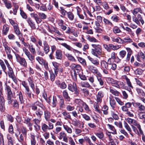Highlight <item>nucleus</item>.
Here are the masks:
<instances>
[{"mask_svg":"<svg viewBox=\"0 0 145 145\" xmlns=\"http://www.w3.org/2000/svg\"><path fill=\"white\" fill-rule=\"evenodd\" d=\"M37 106L40 107L42 109L44 110L45 108V106L43 104L39 101H37L32 103L30 107L32 110L35 111V114L38 118H41L43 114V112L39 108H38Z\"/></svg>","mask_w":145,"mask_h":145,"instance_id":"nucleus-1","label":"nucleus"},{"mask_svg":"<svg viewBox=\"0 0 145 145\" xmlns=\"http://www.w3.org/2000/svg\"><path fill=\"white\" fill-rule=\"evenodd\" d=\"M5 90L7 92V103L8 105H11L15 100L16 99H13L14 95H13L12 92L10 87L7 85H6V87L5 88Z\"/></svg>","mask_w":145,"mask_h":145,"instance_id":"nucleus-2","label":"nucleus"},{"mask_svg":"<svg viewBox=\"0 0 145 145\" xmlns=\"http://www.w3.org/2000/svg\"><path fill=\"white\" fill-rule=\"evenodd\" d=\"M5 90L7 92V103L8 105H11L15 100L16 99H13L14 95H13L12 92L10 87L7 85H6V87L5 88Z\"/></svg>","mask_w":145,"mask_h":145,"instance_id":"nucleus-3","label":"nucleus"},{"mask_svg":"<svg viewBox=\"0 0 145 145\" xmlns=\"http://www.w3.org/2000/svg\"><path fill=\"white\" fill-rule=\"evenodd\" d=\"M31 17L34 18L36 23L39 24L42 21V20H44L46 18L47 16L44 13L42 12H39L38 14L35 12L30 14Z\"/></svg>","mask_w":145,"mask_h":145,"instance_id":"nucleus-4","label":"nucleus"},{"mask_svg":"<svg viewBox=\"0 0 145 145\" xmlns=\"http://www.w3.org/2000/svg\"><path fill=\"white\" fill-rule=\"evenodd\" d=\"M91 45L92 47L91 51L92 54L98 57L102 54V48L100 45L92 44Z\"/></svg>","mask_w":145,"mask_h":145,"instance_id":"nucleus-5","label":"nucleus"},{"mask_svg":"<svg viewBox=\"0 0 145 145\" xmlns=\"http://www.w3.org/2000/svg\"><path fill=\"white\" fill-rule=\"evenodd\" d=\"M108 81L110 83L112 84L113 86L115 87L118 88L120 89V86H124L125 85V84L123 82L115 80L111 78H108Z\"/></svg>","mask_w":145,"mask_h":145,"instance_id":"nucleus-6","label":"nucleus"},{"mask_svg":"<svg viewBox=\"0 0 145 145\" xmlns=\"http://www.w3.org/2000/svg\"><path fill=\"white\" fill-rule=\"evenodd\" d=\"M101 69L103 73L105 74H109V62H106L105 60H103L101 62Z\"/></svg>","mask_w":145,"mask_h":145,"instance_id":"nucleus-7","label":"nucleus"},{"mask_svg":"<svg viewBox=\"0 0 145 145\" xmlns=\"http://www.w3.org/2000/svg\"><path fill=\"white\" fill-rule=\"evenodd\" d=\"M22 84L25 89V95L27 97L31 99H32V92L30 90L28 85L25 81H23L22 82Z\"/></svg>","mask_w":145,"mask_h":145,"instance_id":"nucleus-8","label":"nucleus"},{"mask_svg":"<svg viewBox=\"0 0 145 145\" xmlns=\"http://www.w3.org/2000/svg\"><path fill=\"white\" fill-rule=\"evenodd\" d=\"M17 61L19 63L20 65L25 67H26L27 66V62L25 58L22 57L18 54H15Z\"/></svg>","mask_w":145,"mask_h":145,"instance_id":"nucleus-9","label":"nucleus"},{"mask_svg":"<svg viewBox=\"0 0 145 145\" xmlns=\"http://www.w3.org/2000/svg\"><path fill=\"white\" fill-rule=\"evenodd\" d=\"M52 64L54 68V73L57 76L58 72L62 73L63 72V69L61 67H60V64L55 61L52 62Z\"/></svg>","mask_w":145,"mask_h":145,"instance_id":"nucleus-10","label":"nucleus"},{"mask_svg":"<svg viewBox=\"0 0 145 145\" xmlns=\"http://www.w3.org/2000/svg\"><path fill=\"white\" fill-rule=\"evenodd\" d=\"M24 51L29 60L31 61L32 63H33L35 61V55H33L26 48L24 50Z\"/></svg>","mask_w":145,"mask_h":145,"instance_id":"nucleus-11","label":"nucleus"},{"mask_svg":"<svg viewBox=\"0 0 145 145\" xmlns=\"http://www.w3.org/2000/svg\"><path fill=\"white\" fill-rule=\"evenodd\" d=\"M103 46L104 48L109 52L111 51L112 50H114L118 49L117 48V46H114L112 44H109L108 45L106 44H104Z\"/></svg>","mask_w":145,"mask_h":145,"instance_id":"nucleus-12","label":"nucleus"},{"mask_svg":"<svg viewBox=\"0 0 145 145\" xmlns=\"http://www.w3.org/2000/svg\"><path fill=\"white\" fill-rule=\"evenodd\" d=\"M55 58L58 60H61L63 58L62 51L59 49H56L55 55Z\"/></svg>","mask_w":145,"mask_h":145,"instance_id":"nucleus-13","label":"nucleus"},{"mask_svg":"<svg viewBox=\"0 0 145 145\" xmlns=\"http://www.w3.org/2000/svg\"><path fill=\"white\" fill-rule=\"evenodd\" d=\"M26 21L32 29L34 30L36 29L35 23L32 18L30 17H28L26 20Z\"/></svg>","mask_w":145,"mask_h":145,"instance_id":"nucleus-14","label":"nucleus"},{"mask_svg":"<svg viewBox=\"0 0 145 145\" xmlns=\"http://www.w3.org/2000/svg\"><path fill=\"white\" fill-rule=\"evenodd\" d=\"M75 101L76 103H78L79 104V103L82 104V105L84 106V108L86 111L89 112L91 111V110L89 109L88 106L85 102H84L80 99H76Z\"/></svg>","mask_w":145,"mask_h":145,"instance_id":"nucleus-15","label":"nucleus"},{"mask_svg":"<svg viewBox=\"0 0 145 145\" xmlns=\"http://www.w3.org/2000/svg\"><path fill=\"white\" fill-rule=\"evenodd\" d=\"M104 95V93L102 91H99L96 95L97 102V103H101L102 99Z\"/></svg>","mask_w":145,"mask_h":145,"instance_id":"nucleus-16","label":"nucleus"},{"mask_svg":"<svg viewBox=\"0 0 145 145\" xmlns=\"http://www.w3.org/2000/svg\"><path fill=\"white\" fill-rule=\"evenodd\" d=\"M5 100L3 97H0V111L3 112L5 110Z\"/></svg>","mask_w":145,"mask_h":145,"instance_id":"nucleus-17","label":"nucleus"},{"mask_svg":"<svg viewBox=\"0 0 145 145\" xmlns=\"http://www.w3.org/2000/svg\"><path fill=\"white\" fill-rule=\"evenodd\" d=\"M10 28L9 26L7 24H5L3 27L2 34L4 36L7 35Z\"/></svg>","mask_w":145,"mask_h":145,"instance_id":"nucleus-18","label":"nucleus"},{"mask_svg":"<svg viewBox=\"0 0 145 145\" xmlns=\"http://www.w3.org/2000/svg\"><path fill=\"white\" fill-rule=\"evenodd\" d=\"M134 106L135 107H138V110L140 111H144L145 110V106L141 103L138 102L132 103Z\"/></svg>","mask_w":145,"mask_h":145,"instance_id":"nucleus-19","label":"nucleus"},{"mask_svg":"<svg viewBox=\"0 0 145 145\" xmlns=\"http://www.w3.org/2000/svg\"><path fill=\"white\" fill-rule=\"evenodd\" d=\"M56 83L61 89H64L67 87V85L64 81L61 82L59 80H58L56 81Z\"/></svg>","mask_w":145,"mask_h":145,"instance_id":"nucleus-20","label":"nucleus"},{"mask_svg":"<svg viewBox=\"0 0 145 145\" xmlns=\"http://www.w3.org/2000/svg\"><path fill=\"white\" fill-rule=\"evenodd\" d=\"M108 61L109 62V71H115L117 68V65L116 63L112 62L110 61V59H108Z\"/></svg>","mask_w":145,"mask_h":145,"instance_id":"nucleus-21","label":"nucleus"},{"mask_svg":"<svg viewBox=\"0 0 145 145\" xmlns=\"http://www.w3.org/2000/svg\"><path fill=\"white\" fill-rule=\"evenodd\" d=\"M28 81L31 88L33 91H34L35 89V82L33 80V77H29L28 78Z\"/></svg>","mask_w":145,"mask_h":145,"instance_id":"nucleus-22","label":"nucleus"},{"mask_svg":"<svg viewBox=\"0 0 145 145\" xmlns=\"http://www.w3.org/2000/svg\"><path fill=\"white\" fill-rule=\"evenodd\" d=\"M62 94L63 97L66 101L69 102L70 101L71 98L67 90H63L62 92Z\"/></svg>","mask_w":145,"mask_h":145,"instance_id":"nucleus-23","label":"nucleus"},{"mask_svg":"<svg viewBox=\"0 0 145 145\" xmlns=\"http://www.w3.org/2000/svg\"><path fill=\"white\" fill-rule=\"evenodd\" d=\"M76 88L77 86L76 83L73 82L72 83L69 84L68 85V89L70 91L73 92V91Z\"/></svg>","mask_w":145,"mask_h":145,"instance_id":"nucleus-24","label":"nucleus"},{"mask_svg":"<svg viewBox=\"0 0 145 145\" xmlns=\"http://www.w3.org/2000/svg\"><path fill=\"white\" fill-rule=\"evenodd\" d=\"M132 103L127 102L124 105L122 106L121 107L122 110L123 112H126V111L129 110V109L131 108L132 106Z\"/></svg>","mask_w":145,"mask_h":145,"instance_id":"nucleus-25","label":"nucleus"},{"mask_svg":"<svg viewBox=\"0 0 145 145\" xmlns=\"http://www.w3.org/2000/svg\"><path fill=\"white\" fill-rule=\"evenodd\" d=\"M20 132L19 131L18 134L17 133H15V136L18 141L20 142H22L24 140V136L22 133L20 134Z\"/></svg>","mask_w":145,"mask_h":145,"instance_id":"nucleus-26","label":"nucleus"},{"mask_svg":"<svg viewBox=\"0 0 145 145\" xmlns=\"http://www.w3.org/2000/svg\"><path fill=\"white\" fill-rule=\"evenodd\" d=\"M136 90L138 96L140 97H144L145 96V93L142 89L139 88H137Z\"/></svg>","mask_w":145,"mask_h":145,"instance_id":"nucleus-27","label":"nucleus"},{"mask_svg":"<svg viewBox=\"0 0 145 145\" xmlns=\"http://www.w3.org/2000/svg\"><path fill=\"white\" fill-rule=\"evenodd\" d=\"M88 57L89 60L95 65L98 66L99 65V61L98 59H94L89 56H88Z\"/></svg>","mask_w":145,"mask_h":145,"instance_id":"nucleus-28","label":"nucleus"},{"mask_svg":"<svg viewBox=\"0 0 145 145\" xmlns=\"http://www.w3.org/2000/svg\"><path fill=\"white\" fill-rule=\"evenodd\" d=\"M14 30L15 34L18 36L22 34L20 31L19 27L18 25L14 26Z\"/></svg>","mask_w":145,"mask_h":145,"instance_id":"nucleus-29","label":"nucleus"},{"mask_svg":"<svg viewBox=\"0 0 145 145\" xmlns=\"http://www.w3.org/2000/svg\"><path fill=\"white\" fill-rule=\"evenodd\" d=\"M58 103L57 97L56 96H53L52 98V101L51 102L50 105L52 108H55L56 107Z\"/></svg>","mask_w":145,"mask_h":145,"instance_id":"nucleus-30","label":"nucleus"},{"mask_svg":"<svg viewBox=\"0 0 145 145\" xmlns=\"http://www.w3.org/2000/svg\"><path fill=\"white\" fill-rule=\"evenodd\" d=\"M110 18L114 22L118 23L120 22L121 19L120 17L115 14L112 16Z\"/></svg>","mask_w":145,"mask_h":145,"instance_id":"nucleus-31","label":"nucleus"},{"mask_svg":"<svg viewBox=\"0 0 145 145\" xmlns=\"http://www.w3.org/2000/svg\"><path fill=\"white\" fill-rule=\"evenodd\" d=\"M28 49L31 53L33 55H35L36 54V51L35 48L32 44H30L28 47Z\"/></svg>","mask_w":145,"mask_h":145,"instance_id":"nucleus-32","label":"nucleus"},{"mask_svg":"<svg viewBox=\"0 0 145 145\" xmlns=\"http://www.w3.org/2000/svg\"><path fill=\"white\" fill-rule=\"evenodd\" d=\"M65 56L67 57L68 60L72 62H76V60L74 57L71 54L67 53L65 54Z\"/></svg>","mask_w":145,"mask_h":145,"instance_id":"nucleus-33","label":"nucleus"},{"mask_svg":"<svg viewBox=\"0 0 145 145\" xmlns=\"http://www.w3.org/2000/svg\"><path fill=\"white\" fill-rule=\"evenodd\" d=\"M67 15V17L70 20L72 21L74 20V16L72 12L70 11L68 12Z\"/></svg>","mask_w":145,"mask_h":145,"instance_id":"nucleus-34","label":"nucleus"},{"mask_svg":"<svg viewBox=\"0 0 145 145\" xmlns=\"http://www.w3.org/2000/svg\"><path fill=\"white\" fill-rule=\"evenodd\" d=\"M108 107L106 105H104L102 108V110L103 112V114L107 115L108 114Z\"/></svg>","mask_w":145,"mask_h":145,"instance_id":"nucleus-35","label":"nucleus"},{"mask_svg":"<svg viewBox=\"0 0 145 145\" xmlns=\"http://www.w3.org/2000/svg\"><path fill=\"white\" fill-rule=\"evenodd\" d=\"M63 115L65 116V119L67 120L68 119L71 120V115L69 112H67L65 110L62 113Z\"/></svg>","mask_w":145,"mask_h":145,"instance_id":"nucleus-36","label":"nucleus"},{"mask_svg":"<svg viewBox=\"0 0 145 145\" xmlns=\"http://www.w3.org/2000/svg\"><path fill=\"white\" fill-rule=\"evenodd\" d=\"M31 120V118L29 117L25 118L24 122L28 126H31V125H33V124L30 122Z\"/></svg>","mask_w":145,"mask_h":145,"instance_id":"nucleus-37","label":"nucleus"},{"mask_svg":"<svg viewBox=\"0 0 145 145\" xmlns=\"http://www.w3.org/2000/svg\"><path fill=\"white\" fill-rule=\"evenodd\" d=\"M13 107L16 109L18 110L19 108V104L18 101L16 99L15 101L11 105Z\"/></svg>","mask_w":145,"mask_h":145,"instance_id":"nucleus-38","label":"nucleus"},{"mask_svg":"<svg viewBox=\"0 0 145 145\" xmlns=\"http://www.w3.org/2000/svg\"><path fill=\"white\" fill-rule=\"evenodd\" d=\"M88 70L94 73L98 69L95 67L91 65H88L87 67Z\"/></svg>","mask_w":145,"mask_h":145,"instance_id":"nucleus-39","label":"nucleus"},{"mask_svg":"<svg viewBox=\"0 0 145 145\" xmlns=\"http://www.w3.org/2000/svg\"><path fill=\"white\" fill-rule=\"evenodd\" d=\"M110 104L112 109H114L116 107V104L114 99L110 98Z\"/></svg>","mask_w":145,"mask_h":145,"instance_id":"nucleus-40","label":"nucleus"},{"mask_svg":"<svg viewBox=\"0 0 145 145\" xmlns=\"http://www.w3.org/2000/svg\"><path fill=\"white\" fill-rule=\"evenodd\" d=\"M44 118L46 121L49 120L51 117L50 113L47 110L44 112Z\"/></svg>","mask_w":145,"mask_h":145,"instance_id":"nucleus-41","label":"nucleus"},{"mask_svg":"<svg viewBox=\"0 0 145 145\" xmlns=\"http://www.w3.org/2000/svg\"><path fill=\"white\" fill-rule=\"evenodd\" d=\"M21 131L23 135L26 137L27 136V129L26 127L24 126H22L21 128Z\"/></svg>","mask_w":145,"mask_h":145,"instance_id":"nucleus-42","label":"nucleus"},{"mask_svg":"<svg viewBox=\"0 0 145 145\" xmlns=\"http://www.w3.org/2000/svg\"><path fill=\"white\" fill-rule=\"evenodd\" d=\"M87 39L89 41L91 42H97L98 40L96 39L95 37H91L89 35L87 36Z\"/></svg>","mask_w":145,"mask_h":145,"instance_id":"nucleus-43","label":"nucleus"},{"mask_svg":"<svg viewBox=\"0 0 145 145\" xmlns=\"http://www.w3.org/2000/svg\"><path fill=\"white\" fill-rule=\"evenodd\" d=\"M58 104L60 109H61L65 108V105L64 100L62 101H59Z\"/></svg>","mask_w":145,"mask_h":145,"instance_id":"nucleus-44","label":"nucleus"},{"mask_svg":"<svg viewBox=\"0 0 145 145\" xmlns=\"http://www.w3.org/2000/svg\"><path fill=\"white\" fill-rule=\"evenodd\" d=\"M110 91L112 94L115 96H118L120 93L119 91L116 89H113V88H110Z\"/></svg>","mask_w":145,"mask_h":145,"instance_id":"nucleus-45","label":"nucleus"},{"mask_svg":"<svg viewBox=\"0 0 145 145\" xmlns=\"http://www.w3.org/2000/svg\"><path fill=\"white\" fill-rule=\"evenodd\" d=\"M77 58L78 61L84 66H86V63L85 59L79 57H77Z\"/></svg>","mask_w":145,"mask_h":145,"instance_id":"nucleus-46","label":"nucleus"},{"mask_svg":"<svg viewBox=\"0 0 145 145\" xmlns=\"http://www.w3.org/2000/svg\"><path fill=\"white\" fill-rule=\"evenodd\" d=\"M59 10L60 13L63 16H65L68 12L65 10L63 7H60Z\"/></svg>","mask_w":145,"mask_h":145,"instance_id":"nucleus-47","label":"nucleus"},{"mask_svg":"<svg viewBox=\"0 0 145 145\" xmlns=\"http://www.w3.org/2000/svg\"><path fill=\"white\" fill-rule=\"evenodd\" d=\"M81 86L83 87L89 88H90L91 87L89 83L86 81L81 82Z\"/></svg>","mask_w":145,"mask_h":145,"instance_id":"nucleus-48","label":"nucleus"},{"mask_svg":"<svg viewBox=\"0 0 145 145\" xmlns=\"http://www.w3.org/2000/svg\"><path fill=\"white\" fill-rule=\"evenodd\" d=\"M113 32L115 34L121 32L119 28L117 26H114L112 29Z\"/></svg>","mask_w":145,"mask_h":145,"instance_id":"nucleus-49","label":"nucleus"},{"mask_svg":"<svg viewBox=\"0 0 145 145\" xmlns=\"http://www.w3.org/2000/svg\"><path fill=\"white\" fill-rule=\"evenodd\" d=\"M31 145H35L36 143V141L35 140V135H34L31 134Z\"/></svg>","mask_w":145,"mask_h":145,"instance_id":"nucleus-50","label":"nucleus"},{"mask_svg":"<svg viewBox=\"0 0 145 145\" xmlns=\"http://www.w3.org/2000/svg\"><path fill=\"white\" fill-rule=\"evenodd\" d=\"M20 14L22 18L24 19H27V16L26 13L24 12L23 10L21 8H20Z\"/></svg>","mask_w":145,"mask_h":145,"instance_id":"nucleus-51","label":"nucleus"},{"mask_svg":"<svg viewBox=\"0 0 145 145\" xmlns=\"http://www.w3.org/2000/svg\"><path fill=\"white\" fill-rule=\"evenodd\" d=\"M126 54V52L124 50L121 51L119 53L120 57L121 59L123 58L125 56Z\"/></svg>","mask_w":145,"mask_h":145,"instance_id":"nucleus-52","label":"nucleus"},{"mask_svg":"<svg viewBox=\"0 0 145 145\" xmlns=\"http://www.w3.org/2000/svg\"><path fill=\"white\" fill-rule=\"evenodd\" d=\"M8 131L9 133L11 134H13L14 133V131L13 127L12 124L9 125L8 129Z\"/></svg>","mask_w":145,"mask_h":145,"instance_id":"nucleus-53","label":"nucleus"},{"mask_svg":"<svg viewBox=\"0 0 145 145\" xmlns=\"http://www.w3.org/2000/svg\"><path fill=\"white\" fill-rule=\"evenodd\" d=\"M41 128L42 130L44 132H46L48 130H49L48 126L45 123H42Z\"/></svg>","mask_w":145,"mask_h":145,"instance_id":"nucleus-54","label":"nucleus"},{"mask_svg":"<svg viewBox=\"0 0 145 145\" xmlns=\"http://www.w3.org/2000/svg\"><path fill=\"white\" fill-rule=\"evenodd\" d=\"M50 72V78L51 81L53 82L55 80L56 76L55 73H54L52 71Z\"/></svg>","mask_w":145,"mask_h":145,"instance_id":"nucleus-55","label":"nucleus"},{"mask_svg":"<svg viewBox=\"0 0 145 145\" xmlns=\"http://www.w3.org/2000/svg\"><path fill=\"white\" fill-rule=\"evenodd\" d=\"M98 82H99L100 85L102 86V88H103L104 87V86L105 84V80L103 78H102L98 79H97Z\"/></svg>","mask_w":145,"mask_h":145,"instance_id":"nucleus-56","label":"nucleus"},{"mask_svg":"<svg viewBox=\"0 0 145 145\" xmlns=\"http://www.w3.org/2000/svg\"><path fill=\"white\" fill-rule=\"evenodd\" d=\"M94 108L95 109V111L99 113L100 114H102V112L99 109V106L96 103V104H94Z\"/></svg>","mask_w":145,"mask_h":145,"instance_id":"nucleus-57","label":"nucleus"},{"mask_svg":"<svg viewBox=\"0 0 145 145\" xmlns=\"http://www.w3.org/2000/svg\"><path fill=\"white\" fill-rule=\"evenodd\" d=\"M95 135L101 139L103 140L104 137V134L103 132L100 133H95Z\"/></svg>","mask_w":145,"mask_h":145,"instance_id":"nucleus-58","label":"nucleus"},{"mask_svg":"<svg viewBox=\"0 0 145 145\" xmlns=\"http://www.w3.org/2000/svg\"><path fill=\"white\" fill-rule=\"evenodd\" d=\"M140 12V13H142V10L140 8H137L134 9L133 12V14L134 15L136 14L138 12Z\"/></svg>","mask_w":145,"mask_h":145,"instance_id":"nucleus-59","label":"nucleus"},{"mask_svg":"<svg viewBox=\"0 0 145 145\" xmlns=\"http://www.w3.org/2000/svg\"><path fill=\"white\" fill-rule=\"evenodd\" d=\"M143 72V70L139 68H138L134 72L135 73L136 75H141L142 74Z\"/></svg>","mask_w":145,"mask_h":145,"instance_id":"nucleus-60","label":"nucleus"},{"mask_svg":"<svg viewBox=\"0 0 145 145\" xmlns=\"http://www.w3.org/2000/svg\"><path fill=\"white\" fill-rule=\"evenodd\" d=\"M18 95L19 96V98L21 103L22 104L24 102V98L22 92L19 91Z\"/></svg>","mask_w":145,"mask_h":145,"instance_id":"nucleus-61","label":"nucleus"},{"mask_svg":"<svg viewBox=\"0 0 145 145\" xmlns=\"http://www.w3.org/2000/svg\"><path fill=\"white\" fill-rule=\"evenodd\" d=\"M103 20L105 23L106 24L110 25L111 26H113L114 25L109 20L104 18L103 19Z\"/></svg>","mask_w":145,"mask_h":145,"instance_id":"nucleus-62","label":"nucleus"},{"mask_svg":"<svg viewBox=\"0 0 145 145\" xmlns=\"http://www.w3.org/2000/svg\"><path fill=\"white\" fill-rule=\"evenodd\" d=\"M84 140L86 141V142L88 143L89 145H95L91 142L90 139L88 137H84Z\"/></svg>","mask_w":145,"mask_h":145,"instance_id":"nucleus-63","label":"nucleus"},{"mask_svg":"<svg viewBox=\"0 0 145 145\" xmlns=\"http://www.w3.org/2000/svg\"><path fill=\"white\" fill-rule=\"evenodd\" d=\"M138 116L141 119H144L145 118V113L140 112L138 114Z\"/></svg>","mask_w":145,"mask_h":145,"instance_id":"nucleus-64","label":"nucleus"}]
</instances>
